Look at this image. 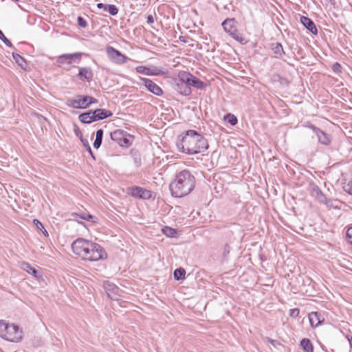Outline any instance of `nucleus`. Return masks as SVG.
Returning <instances> with one entry per match:
<instances>
[{"label":"nucleus","instance_id":"obj_1","mask_svg":"<svg viewBox=\"0 0 352 352\" xmlns=\"http://www.w3.org/2000/svg\"><path fill=\"white\" fill-rule=\"evenodd\" d=\"M176 145L179 151L188 155L204 152L208 148L207 140L194 130H188L179 137Z\"/></svg>","mask_w":352,"mask_h":352},{"label":"nucleus","instance_id":"obj_2","mask_svg":"<svg viewBox=\"0 0 352 352\" xmlns=\"http://www.w3.org/2000/svg\"><path fill=\"white\" fill-rule=\"evenodd\" d=\"M73 252L89 261H97L107 257L104 248L98 243L78 238L72 244Z\"/></svg>","mask_w":352,"mask_h":352},{"label":"nucleus","instance_id":"obj_3","mask_svg":"<svg viewBox=\"0 0 352 352\" xmlns=\"http://www.w3.org/2000/svg\"><path fill=\"white\" fill-rule=\"evenodd\" d=\"M195 178L190 171L184 170L179 172L169 188L171 195L175 197H182L188 195L195 188Z\"/></svg>","mask_w":352,"mask_h":352},{"label":"nucleus","instance_id":"obj_4","mask_svg":"<svg viewBox=\"0 0 352 352\" xmlns=\"http://www.w3.org/2000/svg\"><path fill=\"white\" fill-rule=\"evenodd\" d=\"M22 330L14 324H8L0 320V337L14 342H18L22 339Z\"/></svg>","mask_w":352,"mask_h":352},{"label":"nucleus","instance_id":"obj_5","mask_svg":"<svg viewBox=\"0 0 352 352\" xmlns=\"http://www.w3.org/2000/svg\"><path fill=\"white\" fill-rule=\"evenodd\" d=\"M179 80L187 83L188 87H195L198 89H203L206 87V84L192 74L187 72H180L178 74Z\"/></svg>","mask_w":352,"mask_h":352},{"label":"nucleus","instance_id":"obj_6","mask_svg":"<svg viewBox=\"0 0 352 352\" xmlns=\"http://www.w3.org/2000/svg\"><path fill=\"white\" fill-rule=\"evenodd\" d=\"M109 58L116 64L121 65L127 62L130 58L122 54L120 51L117 50L111 46H108L106 49Z\"/></svg>","mask_w":352,"mask_h":352},{"label":"nucleus","instance_id":"obj_7","mask_svg":"<svg viewBox=\"0 0 352 352\" xmlns=\"http://www.w3.org/2000/svg\"><path fill=\"white\" fill-rule=\"evenodd\" d=\"M82 53L76 52L73 54H64L58 56L57 63L60 65L65 63L71 64L72 62L79 63L82 58Z\"/></svg>","mask_w":352,"mask_h":352},{"label":"nucleus","instance_id":"obj_8","mask_svg":"<svg viewBox=\"0 0 352 352\" xmlns=\"http://www.w3.org/2000/svg\"><path fill=\"white\" fill-rule=\"evenodd\" d=\"M309 191L311 195L317 199L320 203L326 204L327 206L329 204V200L316 184H309Z\"/></svg>","mask_w":352,"mask_h":352},{"label":"nucleus","instance_id":"obj_9","mask_svg":"<svg viewBox=\"0 0 352 352\" xmlns=\"http://www.w3.org/2000/svg\"><path fill=\"white\" fill-rule=\"evenodd\" d=\"M65 104L74 109H87V103L84 96L77 95L74 98H67Z\"/></svg>","mask_w":352,"mask_h":352},{"label":"nucleus","instance_id":"obj_10","mask_svg":"<svg viewBox=\"0 0 352 352\" xmlns=\"http://www.w3.org/2000/svg\"><path fill=\"white\" fill-rule=\"evenodd\" d=\"M129 193L133 197L143 199H149L152 197V192L142 187L134 186L129 189Z\"/></svg>","mask_w":352,"mask_h":352},{"label":"nucleus","instance_id":"obj_11","mask_svg":"<svg viewBox=\"0 0 352 352\" xmlns=\"http://www.w3.org/2000/svg\"><path fill=\"white\" fill-rule=\"evenodd\" d=\"M140 79L143 82L146 89L152 94L157 96H160L163 94V90L162 88L155 84L153 80L142 77H140Z\"/></svg>","mask_w":352,"mask_h":352},{"label":"nucleus","instance_id":"obj_12","mask_svg":"<svg viewBox=\"0 0 352 352\" xmlns=\"http://www.w3.org/2000/svg\"><path fill=\"white\" fill-rule=\"evenodd\" d=\"M104 289L111 299L118 300L120 295L118 294L119 288L113 283L109 281H105L103 284Z\"/></svg>","mask_w":352,"mask_h":352},{"label":"nucleus","instance_id":"obj_13","mask_svg":"<svg viewBox=\"0 0 352 352\" xmlns=\"http://www.w3.org/2000/svg\"><path fill=\"white\" fill-rule=\"evenodd\" d=\"M78 77L80 80L91 82L94 78V72L89 67H78Z\"/></svg>","mask_w":352,"mask_h":352},{"label":"nucleus","instance_id":"obj_14","mask_svg":"<svg viewBox=\"0 0 352 352\" xmlns=\"http://www.w3.org/2000/svg\"><path fill=\"white\" fill-rule=\"evenodd\" d=\"M135 70L138 73L146 76H158L162 73L160 69L155 67L152 69L143 65L138 66Z\"/></svg>","mask_w":352,"mask_h":352},{"label":"nucleus","instance_id":"obj_15","mask_svg":"<svg viewBox=\"0 0 352 352\" xmlns=\"http://www.w3.org/2000/svg\"><path fill=\"white\" fill-rule=\"evenodd\" d=\"M311 127L320 143L324 145H327L330 143L329 137L325 133H324V131L314 126Z\"/></svg>","mask_w":352,"mask_h":352},{"label":"nucleus","instance_id":"obj_16","mask_svg":"<svg viewBox=\"0 0 352 352\" xmlns=\"http://www.w3.org/2000/svg\"><path fill=\"white\" fill-rule=\"evenodd\" d=\"M175 89L179 94L185 96H188L192 93L191 88L188 87L187 83L183 82L182 80H179V79L176 84Z\"/></svg>","mask_w":352,"mask_h":352},{"label":"nucleus","instance_id":"obj_17","mask_svg":"<svg viewBox=\"0 0 352 352\" xmlns=\"http://www.w3.org/2000/svg\"><path fill=\"white\" fill-rule=\"evenodd\" d=\"M300 22L312 34H317L318 30L312 20L307 16H302L300 17Z\"/></svg>","mask_w":352,"mask_h":352},{"label":"nucleus","instance_id":"obj_18","mask_svg":"<svg viewBox=\"0 0 352 352\" xmlns=\"http://www.w3.org/2000/svg\"><path fill=\"white\" fill-rule=\"evenodd\" d=\"M96 121L101 120L104 118L111 117L113 113L111 111L104 109H97L93 111Z\"/></svg>","mask_w":352,"mask_h":352},{"label":"nucleus","instance_id":"obj_19","mask_svg":"<svg viewBox=\"0 0 352 352\" xmlns=\"http://www.w3.org/2000/svg\"><path fill=\"white\" fill-rule=\"evenodd\" d=\"M309 320L312 327H316L322 323L324 318H321V316L318 312L313 311L309 314Z\"/></svg>","mask_w":352,"mask_h":352},{"label":"nucleus","instance_id":"obj_20","mask_svg":"<svg viewBox=\"0 0 352 352\" xmlns=\"http://www.w3.org/2000/svg\"><path fill=\"white\" fill-rule=\"evenodd\" d=\"M94 115L93 111H89L87 112L81 113L78 116L79 120L85 124H90L93 122H95L96 120L94 118Z\"/></svg>","mask_w":352,"mask_h":352},{"label":"nucleus","instance_id":"obj_21","mask_svg":"<svg viewBox=\"0 0 352 352\" xmlns=\"http://www.w3.org/2000/svg\"><path fill=\"white\" fill-rule=\"evenodd\" d=\"M272 50L275 58H283V56L285 54L283 47L279 43H275L272 44Z\"/></svg>","mask_w":352,"mask_h":352},{"label":"nucleus","instance_id":"obj_22","mask_svg":"<svg viewBox=\"0 0 352 352\" xmlns=\"http://www.w3.org/2000/svg\"><path fill=\"white\" fill-rule=\"evenodd\" d=\"M235 19H227L222 23V26L224 30L230 34L232 31H233L236 27L234 25Z\"/></svg>","mask_w":352,"mask_h":352},{"label":"nucleus","instance_id":"obj_23","mask_svg":"<svg viewBox=\"0 0 352 352\" xmlns=\"http://www.w3.org/2000/svg\"><path fill=\"white\" fill-rule=\"evenodd\" d=\"M21 267L23 270L32 274L35 278H38L40 276L39 272L34 267H32L28 263L23 262L21 264Z\"/></svg>","mask_w":352,"mask_h":352},{"label":"nucleus","instance_id":"obj_24","mask_svg":"<svg viewBox=\"0 0 352 352\" xmlns=\"http://www.w3.org/2000/svg\"><path fill=\"white\" fill-rule=\"evenodd\" d=\"M124 135V132L121 130H116L110 133L112 140L116 142L118 144L122 142V138Z\"/></svg>","mask_w":352,"mask_h":352},{"label":"nucleus","instance_id":"obj_25","mask_svg":"<svg viewBox=\"0 0 352 352\" xmlns=\"http://www.w3.org/2000/svg\"><path fill=\"white\" fill-rule=\"evenodd\" d=\"M300 346L305 352H313L314 347L311 341L307 338H303L300 341Z\"/></svg>","mask_w":352,"mask_h":352},{"label":"nucleus","instance_id":"obj_26","mask_svg":"<svg viewBox=\"0 0 352 352\" xmlns=\"http://www.w3.org/2000/svg\"><path fill=\"white\" fill-rule=\"evenodd\" d=\"M12 57L15 62L19 65L22 69H25L27 66V63L25 60L19 54L13 52Z\"/></svg>","mask_w":352,"mask_h":352},{"label":"nucleus","instance_id":"obj_27","mask_svg":"<svg viewBox=\"0 0 352 352\" xmlns=\"http://www.w3.org/2000/svg\"><path fill=\"white\" fill-rule=\"evenodd\" d=\"M72 215V217H78L82 219L90 221V222H95L96 219V217H94L91 214H87L85 212H81L80 214L75 212V213H73Z\"/></svg>","mask_w":352,"mask_h":352},{"label":"nucleus","instance_id":"obj_28","mask_svg":"<svg viewBox=\"0 0 352 352\" xmlns=\"http://www.w3.org/2000/svg\"><path fill=\"white\" fill-rule=\"evenodd\" d=\"M186 271L184 268H177L174 271V278L175 280H182L185 278Z\"/></svg>","mask_w":352,"mask_h":352},{"label":"nucleus","instance_id":"obj_29","mask_svg":"<svg viewBox=\"0 0 352 352\" xmlns=\"http://www.w3.org/2000/svg\"><path fill=\"white\" fill-rule=\"evenodd\" d=\"M234 40L243 43L244 41V38H243L242 35L239 33V32L235 28L233 31H232L229 34Z\"/></svg>","mask_w":352,"mask_h":352},{"label":"nucleus","instance_id":"obj_30","mask_svg":"<svg viewBox=\"0 0 352 352\" xmlns=\"http://www.w3.org/2000/svg\"><path fill=\"white\" fill-rule=\"evenodd\" d=\"M224 119L232 126H234L237 124V121H238L237 118L233 114H231V113L227 114L226 116H225Z\"/></svg>","mask_w":352,"mask_h":352},{"label":"nucleus","instance_id":"obj_31","mask_svg":"<svg viewBox=\"0 0 352 352\" xmlns=\"http://www.w3.org/2000/svg\"><path fill=\"white\" fill-rule=\"evenodd\" d=\"M33 223L36 227V228L41 231L45 236L48 235L47 230L45 229L44 226L41 221H39L38 219H34Z\"/></svg>","mask_w":352,"mask_h":352},{"label":"nucleus","instance_id":"obj_32","mask_svg":"<svg viewBox=\"0 0 352 352\" xmlns=\"http://www.w3.org/2000/svg\"><path fill=\"white\" fill-rule=\"evenodd\" d=\"M163 233L169 237H173L176 234V230L172 228L166 226L162 229Z\"/></svg>","mask_w":352,"mask_h":352},{"label":"nucleus","instance_id":"obj_33","mask_svg":"<svg viewBox=\"0 0 352 352\" xmlns=\"http://www.w3.org/2000/svg\"><path fill=\"white\" fill-rule=\"evenodd\" d=\"M106 12H108L111 15L116 16L118 12V9L115 5L107 4Z\"/></svg>","mask_w":352,"mask_h":352},{"label":"nucleus","instance_id":"obj_34","mask_svg":"<svg viewBox=\"0 0 352 352\" xmlns=\"http://www.w3.org/2000/svg\"><path fill=\"white\" fill-rule=\"evenodd\" d=\"M343 189L345 192L352 195V179L348 181L346 183H344Z\"/></svg>","mask_w":352,"mask_h":352},{"label":"nucleus","instance_id":"obj_35","mask_svg":"<svg viewBox=\"0 0 352 352\" xmlns=\"http://www.w3.org/2000/svg\"><path fill=\"white\" fill-rule=\"evenodd\" d=\"M85 100H86L87 108L91 104L98 102V100L89 96H84Z\"/></svg>","mask_w":352,"mask_h":352},{"label":"nucleus","instance_id":"obj_36","mask_svg":"<svg viewBox=\"0 0 352 352\" xmlns=\"http://www.w3.org/2000/svg\"><path fill=\"white\" fill-rule=\"evenodd\" d=\"M0 39L8 47H12V43L5 36L2 31L0 30Z\"/></svg>","mask_w":352,"mask_h":352},{"label":"nucleus","instance_id":"obj_37","mask_svg":"<svg viewBox=\"0 0 352 352\" xmlns=\"http://www.w3.org/2000/svg\"><path fill=\"white\" fill-rule=\"evenodd\" d=\"M230 250H231V248L228 244L226 243L224 245L223 248V252H222L223 256L224 258H226L228 256V255L230 252Z\"/></svg>","mask_w":352,"mask_h":352},{"label":"nucleus","instance_id":"obj_38","mask_svg":"<svg viewBox=\"0 0 352 352\" xmlns=\"http://www.w3.org/2000/svg\"><path fill=\"white\" fill-rule=\"evenodd\" d=\"M332 69L333 71L335 72V73H337V74H339V73H341L342 72V67L340 65V63H335L333 65H332Z\"/></svg>","mask_w":352,"mask_h":352},{"label":"nucleus","instance_id":"obj_39","mask_svg":"<svg viewBox=\"0 0 352 352\" xmlns=\"http://www.w3.org/2000/svg\"><path fill=\"white\" fill-rule=\"evenodd\" d=\"M77 21L78 25L81 28H86L87 25L86 21L82 16H78L77 18Z\"/></svg>","mask_w":352,"mask_h":352},{"label":"nucleus","instance_id":"obj_40","mask_svg":"<svg viewBox=\"0 0 352 352\" xmlns=\"http://www.w3.org/2000/svg\"><path fill=\"white\" fill-rule=\"evenodd\" d=\"M130 144H131V143L129 142V140L124 135L122 138V142L120 143L119 145H120L122 146L128 147L129 146H130Z\"/></svg>","mask_w":352,"mask_h":352},{"label":"nucleus","instance_id":"obj_41","mask_svg":"<svg viewBox=\"0 0 352 352\" xmlns=\"http://www.w3.org/2000/svg\"><path fill=\"white\" fill-rule=\"evenodd\" d=\"M82 142L83 143V145L85 146L87 151L94 158L93 153H92V151H91V147H90V146L89 144L88 140H85V141L82 140Z\"/></svg>","mask_w":352,"mask_h":352},{"label":"nucleus","instance_id":"obj_42","mask_svg":"<svg viewBox=\"0 0 352 352\" xmlns=\"http://www.w3.org/2000/svg\"><path fill=\"white\" fill-rule=\"evenodd\" d=\"M102 141V139L96 138L95 141L94 142V147L95 148H98L101 146Z\"/></svg>","mask_w":352,"mask_h":352},{"label":"nucleus","instance_id":"obj_43","mask_svg":"<svg viewBox=\"0 0 352 352\" xmlns=\"http://www.w3.org/2000/svg\"><path fill=\"white\" fill-rule=\"evenodd\" d=\"M299 313H300L299 309H297V308H295V309H292L290 310L289 315L292 317H297V316H298Z\"/></svg>","mask_w":352,"mask_h":352},{"label":"nucleus","instance_id":"obj_44","mask_svg":"<svg viewBox=\"0 0 352 352\" xmlns=\"http://www.w3.org/2000/svg\"><path fill=\"white\" fill-rule=\"evenodd\" d=\"M346 236L351 240V242L352 243V227L347 230Z\"/></svg>","mask_w":352,"mask_h":352},{"label":"nucleus","instance_id":"obj_45","mask_svg":"<svg viewBox=\"0 0 352 352\" xmlns=\"http://www.w3.org/2000/svg\"><path fill=\"white\" fill-rule=\"evenodd\" d=\"M102 136H103V130L102 129H98L96 131V138L102 139Z\"/></svg>","mask_w":352,"mask_h":352},{"label":"nucleus","instance_id":"obj_46","mask_svg":"<svg viewBox=\"0 0 352 352\" xmlns=\"http://www.w3.org/2000/svg\"><path fill=\"white\" fill-rule=\"evenodd\" d=\"M146 19L147 23L149 24H152L154 23V17L151 14L148 15Z\"/></svg>","mask_w":352,"mask_h":352},{"label":"nucleus","instance_id":"obj_47","mask_svg":"<svg viewBox=\"0 0 352 352\" xmlns=\"http://www.w3.org/2000/svg\"><path fill=\"white\" fill-rule=\"evenodd\" d=\"M97 7L99 9H104L105 11L107 10V4H103L102 3H99L97 4Z\"/></svg>","mask_w":352,"mask_h":352},{"label":"nucleus","instance_id":"obj_48","mask_svg":"<svg viewBox=\"0 0 352 352\" xmlns=\"http://www.w3.org/2000/svg\"><path fill=\"white\" fill-rule=\"evenodd\" d=\"M267 340H269V342H270V343H272V344H274V340H272V339H270V338H267Z\"/></svg>","mask_w":352,"mask_h":352},{"label":"nucleus","instance_id":"obj_49","mask_svg":"<svg viewBox=\"0 0 352 352\" xmlns=\"http://www.w3.org/2000/svg\"><path fill=\"white\" fill-rule=\"evenodd\" d=\"M14 1H18L19 0H13Z\"/></svg>","mask_w":352,"mask_h":352}]
</instances>
